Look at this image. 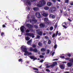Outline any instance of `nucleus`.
Wrapping results in <instances>:
<instances>
[{
  "label": "nucleus",
  "instance_id": "f257e3e1",
  "mask_svg": "<svg viewBox=\"0 0 73 73\" xmlns=\"http://www.w3.org/2000/svg\"><path fill=\"white\" fill-rule=\"evenodd\" d=\"M29 32H30V30H28V29H27L25 31L26 35L27 36H29L31 37H32V38H35V36H34L35 35L32 33H29Z\"/></svg>",
  "mask_w": 73,
  "mask_h": 73
},
{
  "label": "nucleus",
  "instance_id": "f03ea898",
  "mask_svg": "<svg viewBox=\"0 0 73 73\" xmlns=\"http://www.w3.org/2000/svg\"><path fill=\"white\" fill-rule=\"evenodd\" d=\"M56 11V8L53 7L50 8L49 10L48 11L49 13H53V12H54L55 11Z\"/></svg>",
  "mask_w": 73,
  "mask_h": 73
},
{
  "label": "nucleus",
  "instance_id": "7ed1b4c3",
  "mask_svg": "<svg viewBox=\"0 0 73 73\" xmlns=\"http://www.w3.org/2000/svg\"><path fill=\"white\" fill-rule=\"evenodd\" d=\"M21 49L22 51H23V52L25 53H26V52L27 51V48L24 46H22L21 47Z\"/></svg>",
  "mask_w": 73,
  "mask_h": 73
},
{
  "label": "nucleus",
  "instance_id": "20e7f679",
  "mask_svg": "<svg viewBox=\"0 0 73 73\" xmlns=\"http://www.w3.org/2000/svg\"><path fill=\"white\" fill-rule=\"evenodd\" d=\"M29 50L30 52H35V53H37L38 52L37 49L36 48H34L33 49L32 47H31L30 48Z\"/></svg>",
  "mask_w": 73,
  "mask_h": 73
},
{
  "label": "nucleus",
  "instance_id": "39448f33",
  "mask_svg": "<svg viewBox=\"0 0 73 73\" xmlns=\"http://www.w3.org/2000/svg\"><path fill=\"white\" fill-rule=\"evenodd\" d=\"M35 15L36 16V17L38 18V19H40L41 18V14L39 13H35Z\"/></svg>",
  "mask_w": 73,
  "mask_h": 73
},
{
  "label": "nucleus",
  "instance_id": "423d86ee",
  "mask_svg": "<svg viewBox=\"0 0 73 73\" xmlns=\"http://www.w3.org/2000/svg\"><path fill=\"white\" fill-rule=\"evenodd\" d=\"M28 55L29 56V55L31 56V55H32V53L31 52H28V51H27L24 54V55H25V56H28Z\"/></svg>",
  "mask_w": 73,
  "mask_h": 73
},
{
  "label": "nucleus",
  "instance_id": "0eeeda50",
  "mask_svg": "<svg viewBox=\"0 0 73 73\" xmlns=\"http://www.w3.org/2000/svg\"><path fill=\"white\" fill-rule=\"evenodd\" d=\"M39 3H40L42 5L46 4V2H45V1L44 0L40 1Z\"/></svg>",
  "mask_w": 73,
  "mask_h": 73
},
{
  "label": "nucleus",
  "instance_id": "6e6552de",
  "mask_svg": "<svg viewBox=\"0 0 73 73\" xmlns=\"http://www.w3.org/2000/svg\"><path fill=\"white\" fill-rule=\"evenodd\" d=\"M24 28H25V27H24V26H22L20 27V29L22 33H23V32H24Z\"/></svg>",
  "mask_w": 73,
  "mask_h": 73
},
{
  "label": "nucleus",
  "instance_id": "1a4fd4ad",
  "mask_svg": "<svg viewBox=\"0 0 73 73\" xmlns=\"http://www.w3.org/2000/svg\"><path fill=\"white\" fill-rule=\"evenodd\" d=\"M33 22H34V23H36V22H37V20L35 19L30 20V23H33Z\"/></svg>",
  "mask_w": 73,
  "mask_h": 73
},
{
  "label": "nucleus",
  "instance_id": "9d476101",
  "mask_svg": "<svg viewBox=\"0 0 73 73\" xmlns=\"http://www.w3.org/2000/svg\"><path fill=\"white\" fill-rule=\"evenodd\" d=\"M29 57L31 59V60H33V61H35V60H37V59L35 57V56H30Z\"/></svg>",
  "mask_w": 73,
  "mask_h": 73
},
{
  "label": "nucleus",
  "instance_id": "9b49d317",
  "mask_svg": "<svg viewBox=\"0 0 73 73\" xmlns=\"http://www.w3.org/2000/svg\"><path fill=\"white\" fill-rule=\"evenodd\" d=\"M67 65L68 67H71L73 65V63L70 62H68L67 64Z\"/></svg>",
  "mask_w": 73,
  "mask_h": 73
},
{
  "label": "nucleus",
  "instance_id": "f8f14e48",
  "mask_svg": "<svg viewBox=\"0 0 73 73\" xmlns=\"http://www.w3.org/2000/svg\"><path fill=\"white\" fill-rule=\"evenodd\" d=\"M26 26L28 27L29 28H33V26L30 24H27Z\"/></svg>",
  "mask_w": 73,
  "mask_h": 73
},
{
  "label": "nucleus",
  "instance_id": "ddd939ff",
  "mask_svg": "<svg viewBox=\"0 0 73 73\" xmlns=\"http://www.w3.org/2000/svg\"><path fill=\"white\" fill-rule=\"evenodd\" d=\"M49 17L51 19H54L55 18V16L53 14H50L49 15Z\"/></svg>",
  "mask_w": 73,
  "mask_h": 73
},
{
  "label": "nucleus",
  "instance_id": "4468645a",
  "mask_svg": "<svg viewBox=\"0 0 73 73\" xmlns=\"http://www.w3.org/2000/svg\"><path fill=\"white\" fill-rule=\"evenodd\" d=\"M57 65V63L56 62H53V64L51 65L52 66H54L56 65Z\"/></svg>",
  "mask_w": 73,
  "mask_h": 73
},
{
  "label": "nucleus",
  "instance_id": "2eb2a0df",
  "mask_svg": "<svg viewBox=\"0 0 73 73\" xmlns=\"http://www.w3.org/2000/svg\"><path fill=\"white\" fill-rule=\"evenodd\" d=\"M26 3H27V4H28L29 5H30V6H31V3L30 1L29 0H27V1L26 2Z\"/></svg>",
  "mask_w": 73,
  "mask_h": 73
},
{
  "label": "nucleus",
  "instance_id": "dca6fc26",
  "mask_svg": "<svg viewBox=\"0 0 73 73\" xmlns=\"http://www.w3.org/2000/svg\"><path fill=\"white\" fill-rule=\"evenodd\" d=\"M26 3H27V4H28L29 5H30V6H31V3L30 1L29 0H27V1L26 2Z\"/></svg>",
  "mask_w": 73,
  "mask_h": 73
},
{
  "label": "nucleus",
  "instance_id": "f3484780",
  "mask_svg": "<svg viewBox=\"0 0 73 73\" xmlns=\"http://www.w3.org/2000/svg\"><path fill=\"white\" fill-rule=\"evenodd\" d=\"M47 5L48 6L50 7L52 5V3L50 2H48L47 3Z\"/></svg>",
  "mask_w": 73,
  "mask_h": 73
},
{
  "label": "nucleus",
  "instance_id": "a211bd4d",
  "mask_svg": "<svg viewBox=\"0 0 73 73\" xmlns=\"http://www.w3.org/2000/svg\"><path fill=\"white\" fill-rule=\"evenodd\" d=\"M33 9L34 11H38V10H39V8L37 7H34L33 8Z\"/></svg>",
  "mask_w": 73,
  "mask_h": 73
},
{
  "label": "nucleus",
  "instance_id": "6ab92c4d",
  "mask_svg": "<svg viewBox=\"0 0 73 73\" xmlns=\"http://www.w3.org/2000/svg\"><path fill=\"white\" fill-rule=\"evenodd\" d=\"M37 34L40 36H42V31H39L37 32Z\"/></svg>",
  "mask_w": 73,
  "mask_h": 73
},
{
  "label": "nucleus",
  "instance_id": "aec40b11",
  "mask_svg": "<svg viewBox=\"0 0 73 73\" xmlns=\"http://www.w3.org/2000/svg\"><path fill=\"white\" fill-rule=\"evenodd\" d=\"M39 27H41V28H42V27H45V25H44V24L43 23H40L39 25Z\"/></svg>",
  "mask_w": 73,
  "mask_h": 73
},
{
  "label": "nucleus",
  "instance_id": "412c9836",
  "mask_svg": "<svg viewBox=\"0 0 73 73\" xmlns=\"http://www.w3.org/2000/svg\"><path fill=\"white\" fill-rule=\"evenodd\" d=\"M48 14H46L45 13H43L42 14V15L44 17H47V16H48Z\"/></svg>",
  "mask_w": 73,
  "mask_h": 73
},
{
  "label": "nucleus",
  "instance_id": "4be33fe9",
  "mask_svg": "<svg viewBox=\"0 0 73 73\" xmlns=\"http://www.w3.org/2000/svg\"><path fill=\"white\" fill-rule=\"evenodd\" d=\"M40 50L41 52H45V51L46 50V49H45L44 48H41Z\"/></svg>",
  "mask_w": 73,
  "mask_h": 73
},
{
  "label": "nucleus",
  "instance_id": "5701e85b",
  "mask_svg": "<svg viewBox=\"0 0 73 73\" xmlns=\"http://www.w3.org/2000/svg\"><path fill=\"white\" fill-rule=\"evenodd\" d=\"M44 10H48V9H49V7H47V6H45L44 7Z\"/></svg>",
  "mask_w": 73,
  "mask_h": 73
},
{
  "label": "nucleus",
  "instance_id": "b1692460",
  "mask_svg": "<svg viewBox=\"0 0 73 73\" xmlns=\"http://www.w3.org/2000/svg\"><path fill=\"white\" fill-rule=\"evenodd\" d=\"M60 67L62 69H64V65H60Z\"/></svg>",
  "mask_w": 73,
  "mask_h": 73
},
{
  "label": "nucleus",
  "instance_id": "393cba45",
  "mask_svg": "<svg viewBox=\"0 0 73 73\" xmlns=\"http://www.w3.org/2000/svg\"><path fill=\"white\" fill-rule=\"evenodd\" d=\"M62 27H64L65 29H66V28H67V27L64 25V23H62Z\"/></svg>",
  "mask_w": 73,
  "mask_h": 73
},
{
  "label": "nucleus",
  "instance_id": "a878e982",
  "mask_svg": "<svg viewBox=\"0 0 73 73\" xmlns=\"http://www.w3.org/2000/svg\"><path fill=\"white\" fill-rule=\"evenodd\" d=\"M38 44L39 46H41L42 45V43H41L40 42H39Z\"/></svg>",
  "mask_w": 73,
  "mask_h": 73
},
{
  "label": "nucleus",
  "instance_id": "bb28decb",
  "mask_svg": "<svg viewBox=\"0 0 73 73\" xmlns=\"http://www.w3.org/2000/svg\"><path fill=\"white\" fill-rule=\"evenodd\" d=\"M26 40L27 41H28L30 40V38L28 36H27L25 38Z\"/></svg>",
  "mask_w": 73,
  "mask_h": 73
},
{
  "label": "nucleus",
  "instance_id": "cd10ccee",
  "mask_svg": "<svg viewBox=\"0 0 73 73\" xmlns=\"http://www.w3.org/2000/svg\"><path fill=\"white\" fill-rule=\"evenodd\" d=\"M42 5L40 3V4H38L37 5V6L38 7H41L42 6Z\"/></svg>",
  "mask_w": 73,
  "mask_h": 73
},
{
  "label": "nucleus",
  "instance_id": "c85d7f7f",
  "mask_svg": "<svg viewBox=\"0 0 73 73\" xmlns=\"http://www.w3.org/2000/svg\"><path fill=\"white\" fill-rule=\"evenodd\" d=\"M44 21L45 22H47V21H48V19L47 18H45L44 19Z\"/></svg>",
  "mask_w": 73,
  "mask_h": 73
},
{
  "label": "nucleus",
  "instance_id": "c756f323",
  "mask_svg": "<svg viewBox=\"0 0 73 73\" xmlns=\"http://www.w3.org/2000/svg\"><path fill=\"white\" fill-rule=\"evenodd\" d=\"M32 41V40H29L28 42H27V44H28V45H29L30 44H31V42Z\"/></svg>",
  "mask_w": 73,
  "mask_h": 73
},
{
  "label": "nucleus",
  "instance_id": "7c9ffc66",
  "mask_svg": "<svg viewBox=\"0 0 73 73\" xmlns=\"http://www.w3.org/2000/svg\"><path fill=\"white\" fill-rule=\"evenodd\" d=\"M33 70H37V71H38V69L37 68H33Z\"/></svg>",
  "mask_w": 73,
  "mask_h": 73
},
{
  "label": "nucleus",
  "instance_id": "2f4dec72",
  "mask_svg": "<svg viewBox=\"0 0 73 73\" xmlns=\"http://www.w3.org/2000/svg\"><path fill=\"white\" fill-rule=\"evenodd\" d=\"M53 29V27H51L50 28V31H52Z\"/></svg>",
  "mask_w": 73,
  "mask_h": 73
},
{
  "label": "nucleus",
  "instance_id": "473e14b6",
  "mask_svg": "<svg viewBox=\"0 0 73 73\" xmlns=\"http://www.w3.org/2000/svg\"><path fill=\"white\" fill-rule=\"evenodd\" d=\"M46 24H48V25H49V24H50V23L49 21H47L46 22Z\"/></svg>",
  "mask_w": 73,
  "mask_h": 73
},
{
  "label": "nucleus",
  "instance_id": "72a5a7b5",
  "mask_svg": "<svg viewBox=\"0 0 73 73\" xmlns=\"http://www.w3.org/2000/svg\"><path fill=\"white\" fill-rule=\"evenodd\" d=\"M57 24H56L54 27V28L55 29H56L57 28Z\"/></svg>",
  "mask_w": 73,
  "mask_h": 73
},
{
  "label": "nucleus",
  "instance_id": "f704fd0d",
  "mask_svg": "<svg viewBox=\"0 0 73 73\" xmlns=\"http://www.w3.org/2000/svg\"><path fill=\"white\" fill-rule=\"evenodd\" d=\"M47 52H46V54H49V53H50V51L49 50H47Z\"/></svg>",
  "mask_w": 73,
  "mask_h": 73
},
{
  "label": "nucleus",
  "instance_id": "c9c22d12",
  "mask_svg": "<svg viewBox=\"0 0 73 73\" xmlns=\"http://www.w3.org/2000/svg\"><path fill=\"white\" fill-rule=\"evenodd\" d=\"M65 1L64 2L65 3H68L69 0H64Z\"/></svg>",
  "mask_w": 73,
  "mask_h": 73
},
{
  "label": "nucleus",
  "instance_id": "e433bc0d",
  "mask_svg": "<svg viewBox=\"0 0 73 73\" xmlns=\"http://www.w3.org/2000/svg\"><path fill=\"white\" fill-rule=\"evenodd\" d=\"M29 28L30 29L29 30H30V31H31V32H33V30L32 28Z\"/></svg>",
  "mask_w": 73,
  "mask_h": 73
},
{
  "label": "nucleus",
  "instance_id": "4c0bfd02",
  "mask_svg": "<svg viewBox=\"0 0 73 73\" xmlns=\"http://www.w3.org/2000/svg\"><path fill=\"white\" fill-rule=\"evenodd\" d=\"M48 44H51V41L50 40H49L48 42Z\"/></svg>",
  "mask_w": 73,
  "mask_h": 73
},
{
  "label": "nucleus",
  "instance_id": "58836bf2",
  "mask_svg": "<svg viewBox=\"0 0 73 73\" xmlns=\"http://www.w3.org/2000/svg\"><path fill=\"white\" fill-rule=\"evenodd\" d=\"M52 1L54 3H55L56 2V0H52Z\"/></svg>",
  "mask_w": 73,
  "mask_h": 73
},
{
  "label": "nucleus",
  "instance_id": "ea45409f",
  "mask_svg": "<svg viewBox=\"0 0 73 73\" xmlns=\"http://www.w3.org/2000/svg\"><path fill=\"white\" fill-rule=\"evenodd\" d=\"M57 44H55L54 47V49H56V48H57Z\"/></svg>",
  "mask_w": 73,
  "mask_h": 73
},
{
  "label": "nucleus",
  "instance_id": "a19ab883",
  "mask_svg": "<svg viewBox=\"0 0 73 73\" xmlns=\"http://www.w3.org/2000/svg\"><path fill=\"white\" fill-rule=\"evenodd\" d=\"M70 62H73V58L70 59Z\"/></svg>",
  "mask_w": 73,
  "mask_h": 73
},
{
  "label": "nucleus",
  "instance_id": "79ce46f5",
  "mask_svg": "<svg viewBox=\"0 0 73 73\" xmlns=\"http://www.w3.org/2000/svg\"><path fill=\"white\" fill-rule=\"evenodd\" d=\"M70 58H65V60H70Z\"/></svg>",
  "mask_w": 73,
  "mask_h": 73
},
{
  "label": "nucleus",
  "instance_id": "37998d69",
  "mask_svg": "<svg viewBox=\"0 0 73 73\" xmlns=\"http://www.w3.org/2000/svg\"><path fill=\"white\" fill-rule=\"evenodd\" d=\"M32 47H33V48H36V45L34 44L32 45Z\"/></svg>",
  "mask_w": 73,
  "mask_h": 73
},
{
  "label": "nucleus",
  "instance_id": "c03bdc74",
  "mask_svg": "<svg viewBox=\"0 0 73 73\" xmlns=\"http://www.w3.org/2000/svg\"><path fill=\"white\" fill-rule=\"evenodd\" d=\"M46 70L47 71V72H50V70H49V69H46Z\"/></svg>",
  "mask_w": 73,
  "mask_h": 73
},
{
  "label": "nucleus",
  "instance_id": "a18cd8bd",
  "mask_svg": "<svg viewBox=\"0 0 73 73\" xmlns=\"http://www.w3.org/2000/svg\"><path fill=\"white\" fill-rule=\"evenodd\" d=\"M44 38L46 39H48V38H49L47 36H45V37H44Z\"/></svg>",
  "mask_w": 73,
  "mask_h": 73
},
{
  "label": "nucleus",
  "instance_id": "49530a36",
  "mask_svg": "<svg viewBox=\"0 0 73 73\" xmlns=\"http://www.w3.org/2000/svg\"><path fill=\"white\" fill-rule=\"evenodd\" d=\"M4 33L3 32L2 33H1V36H3V35H4Z\"/></svg>",
  "mask_w": 73,
  "mask_h": 73
},
{
  "label": "nucleus",
  "instance_id": "de8ad7c7",
  "mask_svg": "<svg viewBox=\"0 0 73 73\" xmlns=\"http://www.w3.org/2000/svg\"><path fill=\"white\" fill-rule=\"evenodd\" d=\"M60 58H65V56H60Z\"/></svg>",
  "mask_w": 73,
  "mask_h": 73
},
{
  "label": "nucleus",
  "instance_id": "09e8293b",
  "mask_svg": "<svg viewBox=\"0 0 73 73\" xmlns=\"http://www.w3.org/2000/svg\"><path fill=\"white\" fill-rule=\"evenodd\" d=\"M39 57H40V58H44V57L42 55H40L39 56Z\"/></svg>",
  "mask_w": 73,
  "mask_h": 73
},
{
  "label": "nucleus",
  "instance_id": "8fccbe9b",
  "mask_svg": "<svg viewBox=\"0 0 73 73\" xmlns=\"http://www.w3.org/2000/svg\"><path fill=\"white\" fill-rule=\"evenodd\" d=\"M67 56L69 57H70L71 56V54H67Z\"/></svg>",
  "mask_w": 73,
  "mask_h": 73
},
{
  "label": "nucleus",
  "instance_id": "3c124183",
  "mask_svg": "<svg viewBox=\"0 0 73 73\" xmlns=\"http://www.w3.org/2000/svg\"><path fill=\"white\" fill-rule=\"evenodd\" d=\"M55 34H54L53 35H52V37L53 38H54V37H55Z\"/></svg>",
  "mask_w": 73,
  "mask_h": 73
},
{
  "label": "nucleus",
  "instance_id": "603ef678",
  "mask_svg": "<svg viewBox=\"0 0 73 73\" xmlns=\"http://www.w3.org/2000/svg\"><path fill=\"white\" fill-rule=\"evenodd\" d=\"M31 2H33L34 1H37V0H31Z\"/></svg>",
  "mask_w": 73,
  "mask_h": 73
},
{
  "label": "nucleus",
  "instance_id": "864d4df0",
  "mask_svg": "<svg viewBox=\"0 0 73 73\" xmlns=\"http://www.w3.org/2000/svg\"><path fill=\"white\" fill-rule=\"evenodd\" d=\"M70 5H73V2H71V3H70Z\"/></svg>",
  "mask_w": 73,
  "mask_h": 73
},
{
  "label": "nucleus",
  "instance_id": "5fc2aeb1",
  "mask_svg": "<svg viewBox=\"0 0 73 73\" xmlns=\"http://www.w3.org/2000/svg\"><path fill=\"white\" fill-rule=\"evenodd\" d=\"M63 23H64V24H65L64 25H66L68 24V23H66V22H64Z\"/></svg>",
  "mask_w": 73,
  "mask_h": 73
},
{
  "label": "nucleus",
  "instance_id": "6e6d98bb",
  "mask_svg": "<svg viewBox=\"0 0 73 73\" xmlns=\"http://www.w3.org/2000/svg\"><path fill=\"white\" fill-rule=\"evenodd\" d=\"M58 31H57L56 32V36H57V35H58Z\"/></svg>",
  "mask_w": 73,
  "mask_h": 73
},
{
  "label": "nucleus",
  "instance_id": "4d7b16f0",
  "mask_svg": "<svg viewBox=\"0 0 73 73\" xmlns=\"http://www.w3.org/2000/svg\"><path fill=\"white\" fill-rule=\"evenodd\" d=\"M22 59H19V62H20V61H22Z\"/></svg>",
  "mask_w": 73,
  "mask_h": 73
},
{
  "label": "nucleus",
  "instance_id": "13d9d810",
  "mask_svg": "<svg viewBox=\"0 0 73 73\" xmlns=\"http://www.w3.org/2000/svg\"><path fill=\"white\" fill-rule=\"evenodd\" d=\"M55 52H53L52 53V56H53V55H54V53H55Z\"/></svg>",
  "mask_w": 73,
  "mask_h": 73
},
{
  "label": "nucleus",
  "instance_id": "bf43d9fd",
  "mask_svg": "<svg viewBox=\"0 0 73 73\" xmlns=\"http://www.w3.org/2000/svg\"><path fill=\"white\" fill-rule=\"evenodd\" d=\"M36 37L37 38H39L40 37V36L39 35H38Z\"/></svg>",
  "mask_w": 73,
  "mask_h": 73
},
{
  "label": "nucleus",
  "instance_id": "052dcab7",
  "mask_svg": "<svg viewBox=\"0 0 73 73\" xmlns=\"http://www.w3.org/2000/svg\"><path fill=\"white\" fill-rule=\"evenodd\" d=\"M45 53L44 52H42V55L43 56H44V55H45Z\"/></svg>",
  "mask_w": 73,
  "mask_h": 73
},
{
  "label": "nucleus",
  "instance_id": "680f3d73",
  "mask_svg": "<svg viewBox=\"0 0 73 73\" xmlns=\"http://www.w3.org/2000/svg\"><path fill=\"white\" fill-rule=\"evenodd\" d=\"M57 60H58V59H54L52 60V61H57Z\"/></svg>",
  "mask_w": 73,
  "mask_h": 73
},
{
  "label": "nucleus",
  "instance_id": "e2e57ef3",
  "mask_svg": "<svg viewBox=\"0 0 73 73\" xmlns=\"http://www.w3.org/2000/svg\"><path fill=\"white\" fill-rule=\"evenodd\" d=\"M43 61H44V60L42 59L41 60H40V62H42Z\"/></svg>",
  "mask_w": 73,
  "mask_h": 73
},
{
  "label": "nucleus",
  "instance_id": "0e129e2a",
  "mask_svg": "<svg viewBox=\"0 0 73 73\" xmlns=\"http://www.w3.org/2000/svg\"><path fill=\"white\" fill-rule=\"evenodd\" d=\"M34 27L36 28H38V27H37V26L36 25H35Z\"/></svg>",
  "mask_w": 73,
  "mask_h": 73
},
{
  "label": "nucleus",
  "instance_id": "69168bd1",
  "mask_svg": "<svg viewBox=\"0 0 73 73\" xmlns=\"http://www.w3.org/2000/svg\"><path fill=\"white\" fill-rule=\"evenodd\" d=\"M2 27L3 28H5V25H2Z\"/></svg>",
  "mask_w": 73,
  "mask_h": 73
},
{
  "label": "nucleus",
  "instance_id": "338daca9",
  "mask_svg": "<svg viewBox=\"0 0 73 73\" xmlns=\"http://www.w3.org/2000/svg\"><path fill=\"white\" fill-rule=\"evenodd\" d=\"M68 21H70V22H71V21H71V20H70V19L68 18Z\"/></svg>",
  "mask_w": 73,
  "mask_h": 73
},
{
  "label": "nucleus",
  "instance_id": "774afa93",
  "mask_svg": "<svg viewBox=\"0 0 73 73\" xmlns=\"http://www.w3.org/2000/svg\"><path fill=\"white\" fill-rule=\"evenodd\" d=\"M61 33H59L58 34V36H61Z\"/></svg>",
  "mask_w": 73,
  "mask_h": 73
}]
</instances>
